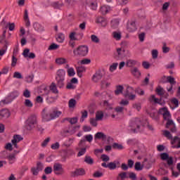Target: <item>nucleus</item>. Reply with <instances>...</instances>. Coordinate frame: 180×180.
I'll return each mask as SVG.
<instances>
[{"mask_svg": "<svg viewBox=\"0 0 180 180\" xmlns=\"http://www.w3.org/2000/svg\"><path fill=\"white\" fill-rule=\"evenodd\" d=\"M119 23L120 21L118 19H114L111 21V27H112V29H117V27H119Z\"/></svg>", "mask_w": 180, "mask_h": 180, "instance_id": "37", "label": "nucleus"}, {"mask_svg": "<svg viewBox=\"0 0 180 180\" xmlns=\"http://www.w3.org/2000/svg\"><path fill=\"white\" fill-rule=\"evenodd\" d=\"M51 140V138L48 137L46 138L42 143H41V147H46L49 143H50V141Z\"/></svg>", "mask_w": 180, "mask_h": 180, "instance_id": "57", "label": "nucleus"}, {"mask_svg": "<svg viewBox=\"0 0 180 180\" xmlns=\"http://www.w3.org/2000/svg\"><path fill=\"white\" fill-rule=\"evenodd\" d=\"M94 139L96 140H103V141H105V140L109 141L112 139L110 136H107L103 132H97L94 136Z\"/></svg>", "mask_w": 180, "mask_h": 180, "instance_id": "10", "label": "nucleus"}, {"mask_svg": "<svg viewBox=\"0 0 180 180\" xmlns=\"http://www.w3.org/2000/svg\"><path fill=\"white\" fill-rule=\"evenodd\" d=\"M11 116V112L8 109H3L0 110V119H8Z\"/></svg>", "mask_w": 180, "mask_h": 180, "instance_id": "20", "label": "nucleus"}, {"mask_svg": "<svg viewBox=\"0 0 180 180\" xmlns=\"http://www.w3.org/2000/svg\"><path fill=\"white\" fill-rule=\"evenodd\" d=\"M79 129V126H75L74 127H70L69 130L65 131V133H70V134H74L77 129Z\"/></svg>", "mask_w": 180, "mask_h": 180, "instance_id": "40", "label": "nucleus"}, {"mask_svg": "<svg viewBox=\"0 0 180 180\" xmlns=\"http://www.w3.org/2000/svg\"><path fill=\"white\" fill-rule=\"evenodd\" d=\"M9 45V43L8 41H4V46L1 49H0V56H2L4 54L6 53V50H8V46Z\"/></svg>", "mask_w": 180, "mask_h": 180, "instance_id": "29", "label": "nucleus"}, {"mask_svg": "<svg viewBox=\"0 0 180 180\" xmlns=\"http://www.w3.org/2000/svg\"><path fill=\"white\" fill-rule=\"evenodd\" d=\"M24 105L26 108H33V103L30 99H25Z\"/></svg>", "mask_w": 180, "mask_h": 180, "instance_id": "47", "label": "nucleus"}, {"mask_svg": "<svg viewBox=\"0 0 180 180\" xmlns=\"http://www.w3.org/2000/svg\"><path fill=\"white\" fill-rule=\"evenodd\" d=\"M160 159L162 161H166L168 167H172V165H174V158H172V156H169V154L167 153H161Z\"/></svg>", "mask_w": 180, "mask_h": 180, "instance_id": "5", "label": "nucleus"}, {"mask_svg": "<svg viewBox=\"0 0 180 180\" xmlns=\"http://www.w3.org/2000/svg\"><path fill=\"white\" fill-rule=\"evenodd\" d=\"M65 4L68 8H71L75 5V0H65Z\"/></svg>", "mask_w": 180, "mask_h": 180, "instance_id": "36", "label": "nucleus"}, {"mask_svg": "<svg viewBox=\"0 0 180 180\" xmlns=\"http://www.w3.org/2000/svg\"><path fill=\"white\" fill-rule=\"evenodd\" d=\"M51 148L52 150H58V148H60V143L56 142L55 143H53L51 146Z\"/></svg>", "mask_w": 180, "mask_h": 180, "instance_id": "60", "label": "nucleus"}, {"mask_svg": "<svg viewBox=\"0 0 180 180\" xmlns=\"http://www.w3.org/2000/svg\"><path fill=\"white\" fill-rule=\"evenodd\" d=\"M56 86L58 88H64L65 85V79H56Z\"/></svg>", "mask_w": 180, "mask_h": 180, "instance_id": "25", "label": "nucleus"}, {"mask_svg": "<svg viewBox=\"0 0 180 180\" xmlns=\"http://www.w3.org/2000/svg\"><path fill=\"white\" fill-rule=\"evenodd\" d=\"M86 117H88V111H82V117L80 118V122L82 123V122H84V120H85Z\"/></svg>", "mask_w": 180, "mask_h": 180, "instance_id": "49", "label": "nucleus"}, {"mask_svg": "<svg viewBox=\"0 0 180 180\" xmlns=\"http://www.w3.org/2000/svg\"><path fill=\"white\" fill-rule=\"evenodd\" d=\"M129 178V179H131V180H136L137 179V175L134 172H130Z\"/></svg>", "mask_w": 180, "mask_h": 180, "instance_id": "63", "label": "nucleus"}, {"mask_svg": "<svg viewBox=\"0 0 180 180\" xmlns=\"http://www.w3.org/2000/svg\"><path fill=\"white\" fill-rule=\"evenodd\" d=\"M102 77H103V74L101 71H97L92 77V81L94 82H98L102 79Z\"/></svg>", "mask_w": 180, "mask_h": 180, "instance_id": "19", "label": "nucleus"}, {"mask_svg": "<svg viewBox=\"0 0 180 180\" xmlns=\"http://www.w3.org/2000/svg\"><path fill=\"white\" fill-rule=\"evenodd\" d=\"M53 172L56 175H61L64 173V169H63V165L60 163H56L53 165Z\"/></svg>", "mask_w": 180, "mask_h": 180, "instance_id": "8", "label": "nucleus"}, {"mask_svg": "<svg viewBox=\"0 0 180 180\" xmlns=\"http://www.w3.org/2000/svg\"><path fill=\"white\" fill-rule=\"evenodd\" d=\"M101 159L104 162H108V161H110V158H109V156L108 155H105V154L101 155Z\"/></svg>", "mask_w": 180, "mask_h": 180, "instance_id": "53", "label": "nucleus"}, {"mask_svg": "<svg viewBox=\"0 0 180 180\" xmlns=\"http://www.w3.org/2000/svg\"><path fill=\"white\" fill-rule=\"evenodd\" d=\"M140 126H141V121L139 118L132 120L130 123V127L134 128L132 129L134 133H136V129L138 130L140 129Z\"/></svg>", "mask_w": 180, "mask_h": 180, "instance_id": "9", "label": "nucleus"}, {"mask_svg": "<svg viewBox=\"0 0 180 180\" xmlns=\"http://www.w3.org/2000/svg\"><path fill=\"white\" fill-rule=\"evenodd\" d=\"M23 96L25 98H30L31 94H30V91H29V89H26L24 91H23Z\"/></svg>", "mask_w": 180, "mask_h": 180, "instance_id": "61", "label": "nucleus"}, {"mask_svg": "<svg viewBox=\"0 0 180 180\" xmlns=\"http://www.w3.org/2000/svg\"><path fill=\"white\" fill-rule=\"evenodd\" d=\"M131 74L136 78H140L141 72L137 68H134L131 70Z\"/></svg>", "mask_w": 180, "mask_h": 180, "instance_id": "24", "label": "nucleus"}, {"mask_svg": "<svg viewBox=\"0 0 180 180\" xmlns=\"http://www.w3.org/2000/svg\"><path fill=\"white\" fill-rule=\"evenodd\" d=\"M135 92L138 94V95H140L141 96H143L144 95V91L141 88L138 87L135 89Z\"/></svg>", "mask_w": 180, "mask_h": 180, "instance_id": "62", "label": "nucleus"}, {"mask_svg": "<svg viewBox=\"0 0 180 180\" xmlns=\"http://www.w3.org/2000/svg\"><path fill=\"white\" fill-rule=\"evenodd\" d=\"M127 29L128 32H136L137 27H136V21H131L127 24Z\"/></svg>", "mask_w": 180, "mask_h": 180, "instance_id": "21", "label": "nucleus"}, {"mask_svg": "<svg viewBox=\"0 0 180 180\" xmlns=\"http://www.w3.org/2000/svg\"><path fill=\"white\" fill-rule=\"evenodd\" d=\"M30 49H25L22 52L23 57H25V58H27L31 59L36 58V54H34V53H30Z\"/></svg>", "mask_w": 180, "mask_h": 180, "instance_id": "14", "label": "nucleus"}, {"mask_svg": "<svg viewBox=\"0 0 180 180\" xmlns=\"http://www.w3.org/2000/svg\"><path fill=\"white\" fill-rule=\"evenodd\" d=\"M112 37L115 40H120V39H122V33L117 32H112Z\"/></svg>", "mask_w": 180, "mask_h": 180, "instance_id": "44", "label": "nucleus"}, {"mask_svg": "<svg viewBox=\"0 0 180 180\" xmlns=\"http://www.w3.org/2000/svg\"><path fill=\"white\" fill-rule=\"evenodd\" d=\"M68 75L69 77H74V75H75V70H74L73 68H70L68 70Z\"/></svg>", "mask_w": 180, "mask_h": 180, "instance_id": "54", "label": "nucleus"}, {"mask_svg": "<svg viewBox=\"0 0 180 180\" xmlns=\"http://www.w3.org/2000/svg\"><path fill=\"white\" fill-rule=\"evenodd\" d=\"M119 167H120V162L118 160H115L114 162H110L108 163V168L111 171L116 169V168H119Z\"/></svg>", "mask_w": 180, "mask_h": 180, "instance_id": "18", "label": "nucleus"}, {"mask_svg": "<svg viewBox=\"0 0 180 180\" xmlns=\"http://www.w3.org/2000/svg\"><path fill=\"white\" fill-rule=\"evenodd\" d=\"M31 172H32V175L37 176V175H39V172H40V170H39L36 167H32Z\"/></svg>", "mask_w": 180, "mask_h": 180, "instance_id": "59", "label": "nucleus"}, {"mask_svg": "<svg viewBox=\"0 0 180 180\" xmlns=\"http://www.w3.org/2000/svg\"><path fill=\"white\" fill-rule=\"evenodd\" d=\"M97 23H99L101 26L105 27L106 25H108V20H106V18L103 17H98L97 18Z\"/></svg>", "mask_w": 180, "mask_h": 180, "instance_id": "27", "label": "nucleus"}, {"mask_svg": "<svg viewBox=\"0 0 180 180\" xmlns=\"http://www.w3.org/2000/svg\"><path fill=\"white\" fill-rule=\"evenodd\" d=\"M155 92H157V94H158V95H159V96H162V95H164V94H165L164 89L162 87H161V86H159L155 89Z\"/></svg>", "mask_w": 180, "mask_h": 180, "instance_id": "43", "label": "nucleus"}, {"mask_svg": "<svg viewBox=\"0 0 180 180\" xmlns=\"http://www.w3.org/2000/svg\"><path fill=\"white\" fill-rule=\"evenodd\" d=\"M172 103L175 105V108H178L179 106V101L177 98H174L171 100Z\"/></svg>", "mask_w": 180, "mask_h": 180, "instance_id": "58", "label": "nucleus"}, {"mask_svg": "<svg viewBox=\"0 0 180 180\" xmlns=\"http://www.w3.org/2000/svg\"><path fill=\"white\" fill-rule=\"evenodd\" d=\"M33 27L34 29V30H36L37 32H44V27L43 26H41V25H40L39 23L35 22L33 25Z\"/></svg>", "mask_w": 180, "mask_h": 180, "instance_id": "30", "label": "nucleus"}, {"mask_svg": "<svg viewBox=\"0 0 180 180\" xmlns=\"http://www.w3.org/2000/svg\"><path fill=\"white\" fill-rule=\"evenodd\" d=\"M59 46L56 44H52L49 46L48 48V50H57L58 49Z\"/></svg>", "mask_w": 180, "mask_h": 180, "instance_id": "64", "label": "nucleus"}, {"mask_svg": "<svg viewBox=\"0 0 180 180\" xmlns=\"http://www.w3.org/2000/svg\"><path fill=\"white\" fill-rule=\"evenodd\" d=\"M91 41H93V43H99V38H98V37L95 34H92L91 36Z\"/></svg>", "mask_w": 180, "mask_h": 180, "instance_id": "55", "label": "nucleus"}, {"mask_svg": "<svg viewBox=\"0 0 180 180\" xmlns=\"http://www.w3.org/2000/svg\"><path fill=\"white\" fill-rule=\"evenodd\" d=\"M88 51H89V49L85 45H82L74 49L73 53L75 56L79 57H86L88 56Z\"/></svg>", "mask_w": 180, "mask_h": 180, "instance_id": "2", "label": "nucleus"}, {"mask_svg": "<svg viewBox=\"0 0 180 180\" xmlns=\"http://www.w3.org/2000/svg\"><path fill=\"white\" fill-rule=\"evenodd\" d=\"M134 89L130 86H127V89L123 92V96L128 98L129 101H134L136 99V94H134Z\"/></svg>", "mask_w": 180, "mask_h": 180, "instance_id": "4", "label": "nucleus"}, {"mask_svg": "<svg viewBox=\"0 0 180 180\" xmlns=\"http://www.w3.org/2000/svg\"><path fill=\"white\" fill-rule=\"evenodd\" d=\"M94 140V136L91 134L84 136V139H82L79 143V147H84L85 146V142L88 141L89 143H91Z\"/></svg>", "mask_w": 180, "mask_h": 180, "instance_id": "13", "label": "nucleus"}, {"mask_svg": "<svg viewBox=\"0 0 180 180\" xmlns=\"http://www.w3.org/2000/svg\"><path fill=\"white\" fill-rule=\"evenodd\" d=\"M149 102H150L151 103H160V102H161V100L155 98V96L154 95H151L149 98H148Z\"/></svg>", "mask_w": 180, "mask_h": 180, "instance_id": "34", "label": "nucleus"}, {"mask_svg": "<svg viewBox=\"0 0 180 180\" xmlns=\"http://www.w3.org/2000/svg\"><path fill=\"white\" fill-rule=\"evenodd\" d=\"M111 8L110 6H101L100 8V12L102 15H106L107 13H109V12H110Z\"/></svg>", "mask_w": 180, "mask_h": 180, "instance_id": "23", "label": "nucleus"}, {"mask_svg": "<svg viewBox=\"0 0 180 180\" xmlns=\"http://www.w3.org/2000/svg\"><path fill=\"white\" fill-rule=\"evenodd\" d=\"M85 6L90 8L92 11L98 9V2L96 0H85Z\"/></svg>", "mask_w": 180, "mask_h": 180, "instance_id": "7", "label": "nucleus"}, {"mask_svg": "<svg viewBox=\"0 0 180 180\" xmlns=\"http://www.w3.org/2000/svg\"><path fill=\"white\" fill-rule=\"evenodd\" d=\"M76 70H77V75L78 77H79V78L82 77V73L85 72L86 71L85 67L84 66L77 67Z\"/></svg>", "mask_w": 180, "mask_h": 180, "instance_id": "32", "label": "nucleus"}, {"mask_svg": "<svg viewBox=\"0 0 180 180\" xmlns=\"http://www.w3.org/2000/svg\"><path fill=\"white\" fill-rule=\"evenodd\" d=\"M135 171H143V168H144V166L141 165V162H136L135 163Z\"/></svg>", "mask_w": 180, "mask_h": 180, "instance_id": "38", "label": "nucleus"}, {"mask_svg": "<svg viewBox=\"0 0 180 180\" xmlns=\"http://www.w3.org/2000/svg\"><path fill=\"white\" fill-rule=\"evenodd\" d=\"M41 116L44 122H50L51 120V109L45 108L42 110Z\"/></svg>", "mask_w": 180, "mask_h": 180, "instance_id": "6", "label": "nucleus"}, {"mask_svg": "<svg viewBox=\"0 0 180 180\" xmlns=\"http://www.w3.org/2000/svg\"><path fill=\"white\" fill-rule=\"evenodd\" d=\"M52 6L55 9H61V8H63V6H64V3H63L61 1L60 2V1H56V2H53L52 4Z\"/></svg>", "mask_w": 180, "mask_h": 180, "instance_id": "33", "label": "nucleus"}, {"mask_svg": "<svg viewBox=\"0 0 180 180\" xmlns=\"http://www.w3.org/2000/svg\"><path fill=\"white\" fill-rule=\"evenodd\" d=\"M85 169L84 168L76 169L75 171L71 172V176L73 177L75 176H84L85 175Z\"/></svg>", "mask_w": 180, "mask_h": 180, "instance_id": "12", "label": "nucleus"}, {"mask_svg": "<svg viewBox=\"0 0 180 180\" xmlns=\"http://www.w3.org/2000/svg\"><path fill=\"white\" fill-rule=\"evenodd\" d=\"M163 136L165 137H167V139H169V140H172L171 143L173 146V148H180V138L178 136H174V139H172V134H171V132L167 130H163Z\"/></svg>", "mask_w": 180, "mask_h": 180, "instance_id": "1", "label": "nucleus"}, {"mask_svg": "<svg viewBox=\"0 0 180 180\" xmlns=\"http://www.w3.org/2000/svg\"><path fill=\"white\" fill-rule=\"evenodd\" d=\"M167 82L171 84L169 87H167V91L174 94V92L172 91V88L174 85L176 84V82H175V78H174L172 76H168L167 77Z\"/></svg>", "mask_w": 180, "mask_h": 180, "instance_id": "11", "label": "nucleus"}, {"mask_svg": "<svg viewBox=\"0 0 180 180\" xmlns=\"http://www.w3.org/2000/svg\"><path fill=\"white\" fill-rule=\"evenodd\" d=\"M73 141H74V138L72 139L70 138L63 143V146H65V147H70Z\"/></svg>", "mask_w": 180, "mask_h": 180, "instance_id": "52", "label": "nucleus"}, {"mask_svg": "<svg viewBox=\"0 0 180 180\" xmlns=\"http://www.w3.org/2000/svg\"><path fill=\"white\" fill-rule=\"evenodd\" d=\"M55 63L58 65H64V64H68V60L65 58H57L55 60Z\"/></svg>", "mask_w": 180, "mask_h": 180, "instance_id": "22", "label": "nucleus"}, {"mask_svg": "<svg viewBox=\"0 0 180 180\" xmlns=\"http://www.w3.org/2000/svg\"><path fill=\"white\" fill-rule=\"evenodd\" d=\"M37 124V116L31 115L25 121V127L27 130H33L34 126Z\"/></svg>", "mask_w": 180, "mask_h": 180, "instance_id": "3", "label": "nucleus"}, {"mask_svg": "<svg viewBox=\"0 0 180 180\" xmlns=\"http://www.w3.org/2000/svg\"><path fill=\"white\" fill-rule=\"evenodd\" d=\"M50 90L51 92H53V94H58V89H57V84H56V83H51Z\"/></svg>", "mask_w": 180, "mask_h": 180, "instance_id": "35", "label": "nucleus"}, {"mask_svg": "<svg viewBox=\"0 0 180 180\" xmlns=\"http://www.w3.org/2000/svg\"><path fill=\"white\" fill-rule=\"evenodd\" d=\"M61 113L62 112L60 111L51 110V120H53V119H57V117H59L60 116Z\"/></svg>", "mask_w": 180, "mask_h": 180, "instance_id": "26", "label": "nucleus"}, {"mask_svg": "<svg viewBox=\"0 0 180 180\" xmlns=\"http://www.w3.org/2000/svg\"><path fill=\"white\" fill-rule=\"evenodd\" d=\"M127 178V172H122L118 174L117 177V180H124Z\"/></svg>", "mask_w": 180, "mask_h": 180, "instance_id": "41", "label": "nucleus"}, {"mask_svg": "<svg viewBox=\"0 0 180 180\" xmlns=\"http://www.w3.org/2000/svg\"><path fill=\"white\" fill-rule=\"evenodd\" d=\"M84 162H86L89 165H92L94 164V159H92L91 156H86L84 158Z\"/></svg>", "mask_w": 180, "mask_h": 180, "instance_id": "42", "label": "nucleus"}, {"mask_svg": "<svg viewBox=\"0 0 180 180\" xmlns=\"http://www.w3.org/2000/svg\"><path fill=\"white\" fill-rule=\"evenodd\" d=\"M124 89V87L122 85L116 86V89L115 90V95H120V94H123V90Z\"/></svg>", "mask_w": 180, "mask_h": 180, "instance_id": "31", "label": "nucleus"}, {"mask_svg": "<svg viewBox=\"0 0 180 180\" xmlns=\"http://www.w3.org/2000/svg\"><path fill=\"white\" fill-rule=\"evenodd\" d=\"M136 64H137V61L134 60H127V63L126 65L127 67H134V65H136Z\"/></svg>", "mask_w": 180, "mask_h": 180, "instance_id": "39", "label": "nucleus"}, {"mask_svg": "<svg viewBox=\"0 0 180 180\" xmlns=\"http://www.w3.org/2000/svg\"><path fill=\"white\" fill-rule=\"evenodd\" d=\"M103 106L104 108H106V109H108V110L112 109V104L109 103V101H103Z\"/></svg>", "mask_w": 180, "mask_h": 180, "instance_id": "56", "label": "nucleus"}, {"mask_svg": "<svg viewBox=\"0 0 180 180\" xmlns=\"http://www.w3.org/2000/svg\"><path fill=\"white\" fill-rule=\"evenodd\" d=\"M112 148H115V150H123L124 147H123V145L119 144L117 143H114L112 144Z\"/></svg>", "mask_w": 180, "mask_h": 180, "instance_id": "50", "label": "nucleus"}, {"mask_svg": "<svg viewBox=\"0 0 180 180\" xmlns=\"http://www.w3.org/2000/svg\"><path fill=\"white\" fill-rule=\"evenodd\" d=\"M56 79H65V70L64 69H59L56 72Z\"/></svg>", "mask_w": 180, "mask_h": 180, "instance_id": "16", "label": "nucleus"}, {"mask_svg": "<svg viewBox=\"0 0 180 180\" xmlns=\"http://www.w3.org/2000/svg\"><path fill=\"white\" fill-rule=\"evenodd\" d=\"M64 40H65V35L63 33L60 32L56 35V41L58 43H63Z\"/></svg>", "mask_w": 180, "mask_h": 180, "instance_id": "28", "label": "nucleus"}, {"mask_svg": "<svg viewBox=\"0 0 180 180\" xmlns=\"http://www.w3.org/2000/svg\"><path fill=\"white\" fill-rule=\"evenodd\" d=\"M6 160L8 161V164L12 165L16 162V153H10L6 156Z\"/></svg>", "mask_w": 180, "mask_h": 180, "instance_id": "17", "label": "nucleus"}, {"mask_svg": "<svg viewBox=\"0 0 180 180\" xmlns=\"http://www.w3.org/2000/svg\"><path fill=\"white\" fill-rule=\"evenodd\" d=\"M117 53L119 58H123L124 57V50L119 48L117 49Z\"/></svg>", "mask_w": 180, "mask_h": 180, "instance_id": "48", "label": "nucleus"}, {"mask_svg": "<svg viewBox=\"0 0 180 180\" xmlns=\"http://www.w3.org/2000/svg\"><path fill=\"white\" fill-rule=\"evenodd\" d=\"M75 105H77V101L74 98H72L69 101V108H75Z\"/></svg>", "mask_w": 180, "mask_h": 180, "instance_id": "51", "label": "nucleus"}, {"mask_svg": "<svg viewBox=\"0 0 180 180\" xmlns=\"http://www.w3.org/2000/svg\"><path fill=\"white\" fill-rule=\"evenodd\" d=\"M103 119V112L98 111L96 113V120H102Z\"/></svg>", "mask_w": 180, "mask_h": 180, "instance_id": "46", "label": "nucleus"}, {"mask_svg": "<svg viewBox=\"0 0 180 180\" xmlns=\"http://www.w3.org/2000/svg\"><path fill=\"white\" fill-rule=\"evenodd\" d=\"M117 65H119V63H112L109 68L110 72H113L114 71H116V70L117 69Z\"/></svg>", "mask_w": 180, "mask_h": 180, "instance_id": "45", "label": "nucleus"}, {"mask_svg": "<svg viewBox=\"0 0 180 180\" xmlns=\"http://www.w3.org/2000/svg\"><path fill=\"white\" fill-rule=\"evenodd\" d=\"M23 138L20 135H14L13 139L11 140L13 146H14L15 148H18V143L22 141Z\"/></svg>", "mask_w": 180, "mask_h": 180, "instance_id": "15", "label": "nucleus"}]
</instances>
